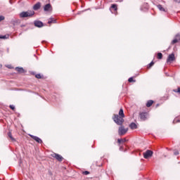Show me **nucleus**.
<instances>
[{"mask_svg":"<svg viewBox=\"0 0 180 180\" xmlns=\"http://www.w3.org/2000/svg\"><path fill=\"white\" fill-rule=\"evenodd\" d=\"M120 150H122V147H120Z\"/></svg>","mask_w":180,"mask_h":180,"instance_id":"obj_39","label":"nucleus"},{"mask_svg":"<svg viewBox=\"0 0 180 180\" xmlns=\"http://www.w3.org/2000/svg\"><path fill=\"white\" fill-rule=\"evenodd\" d=\"M10 108H11L12 110H15V105H10Z\"/></svg>","mask_w":180,"mask_h":180,"instance_id":"obj_27","label":"nucleus"},{"mask_svg":"<svg viewBox=\"0 0 180 180\" xmlns=\"http://www.w3.org/2000/svg\"><path fill=\"white\" fill-rule=\"evenodd\" d=\"M153 154H154L153 150H147L145 153H143V158L148 160V158L153 157Z\"/></svg>","mask_w":180,"mask_h":180,"instance_id":"obj_3","label":"nucleus"},{"mask_svg":"<svg viewBox=\"0 0 180 180\" xmlns=\"http://www.w3.org/2000/svg\"><path fill=\"white\" fill-rule=\"evenodd\" d=\"M83 174H84V175H89V172H88V171H84V172H83Z\"/></svg>","mask_w":180,"mask_h":180,"instance_id":"obj_29","label":"nucleus"},{"mask_svg":"<svg viewBox=\"0 0 180 180\" xmlns=\"http://www.w3.org/2000/svg\"><path fill=\"white\" fill-rule=\"evenodd\" d=\"M178 154H179V152H178V150H174V155H178Z\"/></svg>","mask_w":180,"mask_h":180,"instance_id":"obj_30","label":"nucleus"},{"mask_svg":"<svg viewBox=\"0 0 180 180\" xmlns=\"http://www.w3.org/2000/svg\"><path fill=\"white\" fill-rule=\"evenodd\" d=\"M7 67H8V68H11V66H9V65H8V66H7Z\"/></svg>","mask_w":180,"mask_h":180,"instance_id":"obj_37","label":"nucleus"},{"mask_svg":"<svg viewBox=\"0 0 180 180\" xmlns=\"http://www.w3.org/2000/svg\"><path fill=\"white\" fill-rule=\"evenodd\" d=\"M120 150H122V147H120Z\"/></svg>","mask_w":180,"mask_h":180,"instance_id":"obj_38","label":"nucleus"},{"mask_svg":"<svg viewBox=\"0 0 180 180\" xmlns=\"http://www.w3.org/2000/svg\"><path fill=\"white\" fill-rule=\"evenodd\" d=\"M34 25L36 27H43V22L40 20H35L34 21Z\"/></svg>","mask_w":180,"mask_h":180,"instance_id":"obj_9","label":"nucleus"},{"mask_svg":"<svg viewBox=\"0 0 180 180\" xmlns=\"http://www.w3.org/2000/svg\"><path fill=\"white\" fill-rule=\"evenodd\" d=\"M153 65H154V62L153 61H152L151 63H149V65H148L149 68L153 67Z\"/></svg>","mask_w":180,"mask_h":180,"instance_id":"obj_26","label":"nucleus"},{"mask_svg":"<svg viewBox=\"0 0 180 180\" xmlns=\"http://www.w3.org/2000/svg\"><path fill=\"white\" fill-rule=\"evenodd\" d=\"M44 12H51L53 11V7L51 6V4H47L44 6Z\"/></svg>","mask_w":180,"mask_h":180,"instance_id":"obj_6","label":"nucleus"},{"mask_svg":"<svg viewBox=\"0 0 180 180\" xmlns=\"http://www.w3.org/2000/svg\"><path fill=\"white\" fill-rule=\"evenodd\" d=\"M30 136H31V138L33 139V140L37 141V143H39V144H41V143H43V141L41 140V139L39 138V136H36L32 134H30Z\"/></svg>","mask_w":180,"mask_h":180,"instance_id":"obj_7","label":"nucleus"},{"mask_svg":"<svg viewBox=\"0 0 180 180\" xmlns=\"http://www.w3.org/2000/svg\"><path fill=\"white\" fill-rule=\"evenodd\" d=\"M41 8V3L40 2H37V4H35L33 6V9L34 11H39V9Z\"/></svg>","mask_w":180,"mask_h":180,"instance_id":"obj_10","label":"nucleus"},{"mask_svg":"<svg viewBox=\"0 0 180 180\" xmlns=\"http://www.w3.org/2000/svg\"><path fill=\"white\" fill-rule=\"evenodd\" d=\"M51 157H53V158H56V160H57L58 161H59L60 162H61V161H63V156H61L60 155H58L57 153H52Z\"/></svg>","mask_w":180,"mask_h":180,"instance_id":"obj_5","label":"nucleus"},{"mask_svg":"<svg viewBox=\"0 0 180 180\" xmlns=\"http://www.w3.org/2000/svg\"><path fill=\"white\" fill-rule=\"evenodd\" d=\"M158 58L159 60H161V58H162V53H158Z\"/></svg>","mask_w":180,"mask_h":180,"instance_id":"obj_20","label":"nucleus"},{"mask_svg":"<svg viewBox=\"0 0 180 180\" xmlns=\"http://www.w3.org/2000/svg\"><path fill=\"white\" fill-rule=\"evenodd\" d=\"M119 116L121 117H124V112H123V108H121L119 111Z\"/></svg>","mask_w":180,"mask_h":180,"instance_id":"obj_17","label":"nucleus"},{"mask_svg":"<svg viewBox=\"0 0 180 180\" xmlns=\"http://www.w3.org/2000/svg\"><path fill=\"white\" fill-rule=\"evenodd\" d=\"M122 141H123V139H117V143H119V144H120V143H122Z\"/></svg>","mask_w":180,"mask_h":180,"instance_id":"obj_31","label":"nucleus"},{"mask_svg":"<svg viewBox=\"0 0 180 180\" xmlns=\"http://www.w3.org/2000/svg\"><path fill=\"white\" fill-rule=\"evenodd\" d=\"M8 136L11 139V140H12V141H15V139H14L13 136H12V133L11 132H8Z\"/></svg>","mask_w":180,"mask_h":180,"instance_id":"obj_19","label":"nucleus"},{"mask_svg":"<svg viewBox=\"0 0 180 180\" xmlns=\"http://www.w3.org/2000/svg\"><path fill=\"white\" fill-rule=\"evenodd\" d=\"M174 2H176V4H180V0H174Z\"/></svg>","mask_w":180,"mask_h":180,"instance_id":"obj_33","label":"nucleus"},{"mask_svg":"<svg viewBox=\"0 0 180 180\" xmlns=\"http://www.w3.org/2000/svg\"><path fill=\"white\" fill-rule=\"evenodd\" d=\"M175 60V54L172 53L169 55L167 59V63H172V61Z\"/></svg>","mask_w":180,"mask_h":180,"instance_id":"obj_8","label":"nucleus"},{"mask_svg":"<svg viewBox=\"0 0 180 180\" xmlns=\"http://www.w3.org/2000/svg\"><path fill=\"white\" fill-rule=\"evenodd\" d=\"M128 81L129 82H136V80L133 79V77H129Z\"/></svg>","mask_w":180,"mask_h":180,"instance_id":"obj_22","label":"nucleus"},{"mask_svg":"<svg viewBox=\"0 0 180 180\" xmlns=\"http://www.w3.org/2000/svg\"><path fill=\"white\" fill-rule=\"evenodd\" d=\"M35 77H36V78H37L38 79H40V78H41V75H40V74H37V75H35Z\"/></svg>","mask_w":180,"mask_h":180,"instance_id":"obj_24","label":"nucleus"},{"mask_svg":"<svg viewBox=\"0 0 180 180\" xmlns=\"http://www.w3.org/2000/svg\"><path fill=\"white\" fill-rule=\"evenodd\" d=\"M33 15H34L33 11H22L20 13V18H31Z\"/></svg>","mask_w":180,"mask_h":180,"instance_id":"obj_2","label":"nucleus"},{"mask_svg":"<svg viewBox=\"0 0 180 180\" xmlns=\"http://www.w3.org/2000/svg\"><path fill=\"white\" fill-rule=\"evenodd\" d=\"M158 8L161 12H167V11H165V8H164V7H162V5H161V4L158 5Z\"/></svg>","mask_w":180,"mask_h":180,"instance_id":"obj_14","label":"nucleus"},{"mask_svg":"<svg viewBox=\"0 0 180 180\" xmlns=\"http://www.w3.org/2000/svg\"><path fill=\"white\" fill-rule=\"evenodd\" d=\"M127 129H124V127H120L118 134L120 136H124L127 133Z\"/></svg>","mask_w":180,"mask_h":180,"instance_id":"obj_4","label":"nucleus"},{"mask_svg":"<svg viewBox=\"0 0 180 180\" xmlns=\"http://www.w3.org/2000/svg\"><path fill=\"white\" fill-rule=\"evenodd\" d=\"M129 127L130 129H131L132 130H134L136 129H137V124H136V123L132 122L129 124Z\"/></svg>","mask_w":180,"mask_h":180,"instance_id":"obj_13","label":"nucleus"},{"mask_svg":"<svg viewBox=\"0 0 180 180\" xmlns=\"http://www.w3.org/2000/svg\"><path fill=\"white\" fill-rule=\"evenodd\" d=\"M179 36H180V34H176L175 37H176H176H179Z\"/></svg>","mask_w":180,"mask_h":180,"instance_id":"obj_34","label":"nucleus"},{"mask_svg":"<svg viewBox=\"0 0 180 180\" xmlns=\"http://www.w3.org/2000/svg\"><path fill=\"white\" fill-rule=\"evenodd\" d=\"M0 39H3L4 40L8 39V37L6 35H0Z\"/></svg>","mask_w":180,"mask_h":180,"instance_id":"obj_21","label":"nucleus"},{"mask_svg":"<svg viewBox=\"0 0 180 180\" xmlns=\"http://www.w3.org/2000/svg\"><path fill=\"white\" fill-rule=\"evenodd\" d=\"M175 43H178V39H174L172 41V44H175Z\"/></svg>","mask_w":180,"mask_h":180,"instance_id":"obj_23","label":"nucleus"},{"mask_svg":"<svg viewBox=\"0 0 180 180\" xmlns=\"http://www.w3.org/2000/svg\"><path fill=\"white\" fill-rule=\"evenodd\" d=\"M174 92H178L179 94H180V87L178 88V89H174Z\"/></svg>","mask_w":180,"mask_h":180,"instance_id":"obj_28","label":"nucleus"},{"mask_svg":"<svg viewBox=\"0 0 180 180\" xmlns=\"http://www.w3.org/2000/svg\"><path fill=\"white\" fill-rule=\"evenodd\" d=\"M2 20H5V17L4 15H0V22H2Z\"/></svg>","mask_w":180,"mask_h":180,"instance_id":"obj_25","label":"nucleus"},{"mask_svg":"<svg viewBox=\"0 0 180 180\" xmlns=\"http://www.w3.org/2000/svg\"><path fill=\"white\" fill-rule=\"evenodd\" d=\"M112 120H114L115 123H116V124H118V126H122V124H123V122H124L123 117L119 116V115H114Z\"/></svg>","mask_w":180,"mask_h":180,"instance_id":"obj_1","label":"nucleus"},{"mask_svg":"<svg viewBox=\"0 0 180 180\" xmlns=\"http://www.w3.org/2000/svg\"><path fill=\"white\" fill-rule=\"evenodd\" d=\"M153 103H154L153 101H152V100L148 101V102L146 103L147 108H150V106H151L153 105Z\"/></svg>","mask_w":180,"mask_h":180,"instance_id":"obj_16","label":"nucleus"},{"mask_svg":"<svg viewBox=\"0 0 180 180\" xmlns=\"http://www.w3.org/2000/svg\"><path fill=\"white\" fill-rule=\"evenodd\" d=\"M110 10L111 9H114L115 11H117V5L116 4H112L110 8Z\"/></svg>","mask_w":180,"mask_h":180,"instance_id":"obj_18","label":"nucleus"},{"mask_svg":"<svg viewBox=\"0 0 180 180\" xmlns=\"http://www.w3.org/2000/svg\"><path fill=\"white\" fill-rule=\"evenodd\" d=\"M15 70L18 71V72H21V73L25 72V69H23V68L17 67L15 68Z\"/></svg>","mask_w":180,"mask_h":180,"instance_id":"obj_15","label":"nucleus"},{"mask_svg":"<svg viewBox=\"0 0 180 180\" xmlns=\"http://www.w3.org/2000/svg\"><path fill=\"white\" fill-rule=\"evenodd\" d=\"M48 23L50 25L51 23H57V20L54 19L53 18H50L48 20Z\"/></svg>","mask_w":180,"mask_h":180,"instance_id":"obj_12","label":"nucleus"},{"mask_svg":"<svg viewBox=\"0 0 180 180\" xmlns=\"http://www.w3.org/2000/svg\"><path fill=\"white\" fill-rule=\"evenodd\" d=\"M180 122L179 120H177V121H176V120H174L173 121V123L175 124V123H178V122Z\"/></svg>","mask_w":180,"mask_h":180,"instance_id":"obj_32","label":"nucleus"},{"mask_svg":"<svg viewBox=\"0 0 180 180\" xmlns=\"http://www.w3.org/2000/svg\"><path fill=\"white\" fill-rule=\"evenodd\" d=\"M0 68H2V65H0Z\"/></svg>","mask_w":180,"mask_h":180,"instance_id":"obj_36","label":"nucleus"},{"mask_svg":"<svg viewBox=\"0 0 180 180\" xmlns=\"http://www.w3.org/2000/svg\"><path fill=\"white\" fill-rule=\"evenodd\" d=\"M139 116H140V118L142 120H147V113L146 112H141L139 114Z\"/></svg>","mask_w":180,"mask_h":180,"instance_id":"obj_11","label":"nucleus"},{"mask_svg":"<svg viewBox=\"0 0 180 180\" xmlns=\"http://www.w3.org/2000/svg\"><path fill=\"white\" fill-rule=\"evenodd\" d=\"M126 141V139H122V142L124 143Z\"/></svg>","mask_w":180,"mask_h":180,"instance_id":"obj_35","label":"nucleus"}]
</instances>
